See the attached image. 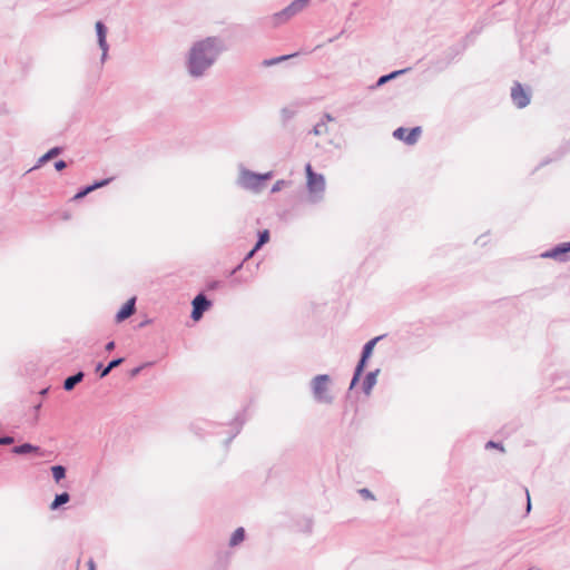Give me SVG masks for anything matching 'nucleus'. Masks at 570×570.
<instances>
[{"label":"nucleus","instance_id":"f257e3e1","mask_svg":"<svg viewBox=\"0 0 570 570\" xmlns=\"http://www.w3.org/2000/svg\"><path fill=\"white\" fill-rule=\"evenodd\" d=\"M218 49L215 41L207 39L198 42L190 51L189 70L194 76H199L215 59Z\"/></svg>","mask_w":570,"mask_h":570},{"label":"nucleus","instance_id":"f03ea898","mask_svg":"<svg viewBox=\"0 0 570 570\" xmlns=\"http://www.w3.org/2000/svg\"><path fill=\"white\" fill-rule=\"evenodd\" d=\"M309 0H294L289 6H287L282 11L275 13L271 23L274 27H277L286 21H288L292 17L301 12L304 8L307 7Z\"/></svg>","mask_w":570,"mask_h":570},{"label":"nucleus","instance_id":"7ed1b4c3","mask_svg":"<svg viewBox=\"0 0 570 570\" xmlns=\"http://www.w3.org/2000/svg\"><path fill=\"white\" fill-rule=\"evenodd\" d=\"M271 177V174L257 175L255 173L245 170L242 171L239 176V184L242 187L253 190L259 191L264 186L265 181Z\"/></svg>","mask_w":570,"mask_h":570},{"label":"nucleus","instance_id":"20e7f679","mask_svg":"<svg viewBox=\"0 0 570 570\" xmlns=\"http://www.w3.org/2000/svg\"><path fill=\"white\" fill-rule=\"evenodd\" d=\"M307 176V188L312 194L323 193L325 189V179L323 175L313 171L311 164L305 167Z\"/></svg>","mask_w":570,"mask_h":570},{"label":"nucleus","instance_id":"39448f33","mask_svg":"<svg viewBox=\"0 0 570 570\" xmlns=\"http://www.w3.org/2000/svg\"><path fill=\"white\" fill-rule=\"evenodd\" d=\"M421 127H413L411 129L399 127L393 131V137L404 141L409 146H412L416 144L421 136Z\"/></svg>","mask_w":570,"mask_h":570},{"label":"nucleus","instance_id":"423d86ee","mask_svg":"<svg viewBox=\"0 0 570 570\" xmlns=\"http://www.w3.org/2000/svg\"><path fill=\"white\" fill-rule=\"evenodd\" d=\"M328 385H330V379L327 375H320V376L315 377V380L313 382V389H314L315 397L318 401H322V402L330 401L331 397H330Z\"/></svg>","mask_w":570,"mask_h":570},{"label":"nucleus","instance_id":"0eeeda50","mask_svg":"<svg viewBox=\"0 0 570 570\" xmlns=\"http://www.w3.org/2000/svg\"><path fill=\"white\" fill-rule=\"evenodd\" d=\"M511 99L518 108H524L530 104V94L521 83L515 82L511 88Z\"/></svg>","mask_w":570,"mask_h":570},{"label":"nucleus","instance_id":"6e6552de","mask_svg":"<svg viewBox=\"0 0 570 570\" xmlns=\"http://www.w3.org/2000/svg\"><path fill=\"white\" fill-rule=\"evenodd\" d=\"M382 338H383V335L376 336V337L372 338L371 341H368L363 346L361 357L358 358V377L361 376L362 372L364 371L366 362L371 357L376 343Z\"/></svg>","mask_w":570,"mask_h":570},{"label":"nucleus","instance_id":"1a4fd4ad","mask_svg":"<svg viewBox=\"0 0 570 570\" xmlns=\"http://www.w3.org/2000/svg\"><path fill=\"white\" fill-rule=\"evenodd\" d=\"M570 252V243H561L553 247L550 250L541 254L544 258H553L560 262H566L568 259L567 254Z\"/></svg>","mask_w":570,"mask_h":570},{"label":"nucleus","instance_id":"9d476101","mask_svg":"<svg viewBox=\"0 0 570 570\" xmlns=\"http://www.w3.org/2000/svg\"><path fill=\"white\" fill-rule=\"evenodd\" d=\"M210 303L202 294L197 295L193 301L191 317L194 321L200 320L203 313L209 307Z\"/></svg>","mask_w":570,"mask_h":570},{"label":"nucleus","instance_id":"9b49d317","mask_svg":"<svg viewBox=\"0 0 570 570\" xmlns=\"http://www.w3.org/2000/svg\"><path fill=\"white\" fill-rule=\"evenodd\" d=\"M135 297L130 298L117 313L116 315V322L120 323L125 320H127L129 316H131L135 313Z\"/></svg>","mask_w":570,"mask_h":570},{"label":"nucleus","instance_id":"f8f14e48","mask_svg":"<svg viewBox=\"0 0 570 570\" xmlns=\"http://www.w3.org/2000/svg\"><path fill=\"white\" fill-rule=\"evenodd\" d=\"M380 373V370L376 368L372 372H368L362 383V390L366 395H370L373 386L376 384V379Z\"/></svg>","mask_w":570,"mask_h":570},{"label":"nucleus","instance_id":"ddd939ff","mask_svg":"<svg viewBox=\"0 0 570 570\" xmlns=\"http://www.w3.org/2000/svg\"><path fill=\"white\" fill-rule=\"evenodd\" d=\"M406 71V69H402V70H395V71H392L387 75H384V76H381L377 81L375 82V85H372V86H368L370 89H375V88H379L383 85H385L386 82L397 78L400 75L404 73Z\"/></svg>","mask_w":570,"mask_h":570},{"label":"nucleus","instance_id":"4468645a","mask_svg":"<svg viewBox=\"0 0 570 570\" xmlns=\"http://www.w3.org/2000/svg\"><path fill=\"white\" fill-rule=\"evenodd\" d=\"M96 31H97V36H98L99 46H100L104 55H106L107 49H108L107 41H106L107 29L102 22L98 21L96 23Z\"/></svg>","mask_w":570,"mask_h":570},{"label":"nucleus","instance_id":"2eb2a0df","mask_svg":"<svg viewBox=\"0 0 570 570\" xmlns=\"http://www.w3.org/2000/svg\"><path fill=\"white\" fill-rule=\"evenodd\" d=\"M12 451L16 454H27V453H37L40 455L43 454L42 452H40V449L38 446H35L30 443H24L22 445L14 446Z\"/></svg>","mask_w":570,"mask_h":570},{"label":"nucleus","instance_id":"dca6fc26","mask_svg":"<svg viewBox=\"0 0 570 570\" xmlns=\"http://www.w3.org/2000/svg\"><path fill=\"white\" fill-rule=\"evenodd\" d=\"M269 239V233L268 230H264L259 234V239L256 244V246L247 254L246 256V259H249L253 257L254 253L261 247L263 246L265 243H267Z\"/></svg>","mask_w":570,"mask_h":570},{"label":"nucleus","instance_id":"f3484780","mask_svg":"<svg viewBox=\"0 0 570 570\" xmlns=\"http://www.w3.org/2000/svg\"><path fill=\"white\" fill-rule=\"evenodd\" d=\"M82 377H83V374L81 372L68 377L63 383L65 390L66 391L72 390L77 383L81 382Z\"/></svg>","mask_w":570,"mask_h":570},{"label":"nucleus","instance_id":"a211bd4d","mask_svg":"<svg viewBox=\"0 0 570 570\" xmlns=\"http://www.w3.org/2000/svg\"><path fill=\"white\" fill-rule=\"evenodd\" d=\"M245 538V531L243 528H238L234 531L229 544L232 547L239 544Z\"/></svg>","mask_w":570,"mask_h":570},{"label":"nucleus","instance_id":"6ab92c4d","mask_svg":"<svg viewBox=\"0 0 570 570\" xmlns=\"http://www.w3.org/2000/svg\"><path fill=\"white\" fill-rule=\"evenodd\" d=\"M68 501H69V494L67 492L58 494L55 498L53 502L51 503L50 508H51V510H56L58 507L67 503Z\"/></svg>","mask_w":570,"mask_h":570},{"label":"nucleus","instance_id":"aec40b11","mask_svg":"<svg viewBox=\"0 0 570 570\" xmlns=\"http://www.w3.org/2000/svg\"><path fill=\"white\" fill-rule=\"evenodd\" d=\"M52 476L56 482H59L66 476V470L61 465H55L51 468Z\"/></svg>","mask_w":570,"mask_h":570},{"label":"nucleus","instance_id":"412c9836","mask_svg":"<svg viewBox=\"0 0 570 570\" xmlns=\"http://www.w3.org/2000/svg\"><path fill=\"white\" fill-rule=\"evenodd\" d=\"M107 183H108V180H104V181H101V183H97V184H95V185H92V186L87 187L85 190H82V191L78 193V194L75 196V199H80V198H82V197H83V196H86L88 193H90V191L95 190L96 188H99V187L105 186Z\"/></svg>","mask_w":570,"mask_h":570},{"label":"nucleus","instance_id":"4be33fe9","mask_svg":"<svg viewBox=\"0 0 570 570\" xmlns=\"http://www.w3.org/2000/svg\"><path fill=\"white\" fill-rule=\"evenodd\" d=\"M60 153V149L59 148H52L50 149L47 154H45L41 158H40V161L41 163H45V161H48L49 159H51L52 157L59 155Z\"/></svg>","mask_w":570,"mask_h":570},{"label":"nucleus","instance_id":"5701e85b","mask_svg":"<svg viewBox=\"0 0 570 570\" xmlns=\"http://www.w3.org/2000/svg\"><path fill=\"white\" fill-rule=\"evenodd\" d=\"M316 136L325 134L327 131V126L324 122L316 124L313 129Z\"/></svg>","mask_w":570,"mask_h":570},{"label":"nucleus","instance_id":"b1692460","mask_svg":"<svg viewBox=\"0 0 570 570\" xmlns=\"http://www.w3.org/2000/svg\"><path fill=\"white\" fill-rule=\"evenodd\" d=\"M358 494L365 500H374L373 493L366 488L358 489Z\"/></svg>","mask_w":570,"mask_h":570},{"label":"nucleus","instance_id":"393cba45","mask_svg":"<svg viewBox=\"0 0 570 570\" xmlns=\"http://www.w3.org/2000/svg\"><path fill=\"white\" fill-rule=\"evenodd\" d=\"M485 449H499L500 451H504L503 446L501 443H497L494 441H488L485 443Z\"/></svg>","mask_w":570,"mask_h":570},{"label":"nucleus","instance_id":"a878e982","mask_svg":"<svg viewBox=\"0 0 570 570\" xmlns=\"http://www.w3.org/2000/svg\"><path fill=\"white\" fill-rule=\"evenodd\" d=\"M294 55H288V56H282V57H278L276 59H272V60H268V61H265L264 65L266 66H271V65H274L276 62H279V61H283V60H286L291 57H293Z\"/></svg>","mask_w":570,"mask_h":570},{"label":"nucleus","instance_id":"bb28decb","mask_svg":"<svg viewBox=\"0 0 570 570\" xmlns=\"http://www.w3.org/2000/svg\"><path fill=\"white\" fill-rule=\"evenodd\" d=\"M122 361H124L122 358L114 360V361H111V362L109 363L108 367H109L110 370H112V368L117 367L118 365H120V364L122 363Z\"/></svg>","mask_w":570,"mask_h":570},{"label":"nucleus","instance_id":"cd10ccee","mask_svg":"<svg viewBox=\"0 0 570 570\" xmlns=\"http://www.w3.org/2000/svg\"><path fill=\"white\" fill-rule=\"evenodd\" d=\"M66 163L63 160H59L55 164V167L57 170H62L63 168H66Z\"/></svg>","mask_w":570,"mask_h":570},{"label":"nucleus","instance_id":"c85d7f7f","mask_svg":"<svg viewBox=\"0 0 570 570\" xmlns=\"http://www.w3.org/2000/svg\"><path fill=\"white\" fill-rule=\"evenodd\" d=\"M12 442H13V439L10 436L0 439V444H11Z\"/></svg>","mask_w":570,"mask_h":570},{"label":"nucleus","instance_id":"c756f323","mask_svg":"<svg viewBox=\"0 0 570 570\" xmlns=\"http://www.w3.org/2000/svg\"><path fill=\"white\" fill-rule=\"evenodd\" d=\"M354 386H356V371L354 372V375L352 377L350 389H353Z\"/></svg>","mask_w":570,"mask_h":570},{"label":"nucleus","instance_id":"7c9ffc66","mask_svg":"<svg viewBox=\"0 0 570 570\" xmlns=\"http://www.w3.org/2000/svg\"><path fill=\"white\" fill-rule=\"evenodd\" d=\"M527 512H529L531 510V502H530V495H529V491L527 490Z\"/></svg>","mask_w":570,"mask_h":570},{"label":"nucleus","instance_id":"2f4dec72","mask_svg":"<svg viewBox=\"0 0 570 570\" xmlns=\"http://www.w3.org/2000/svg\"><path fill=\"white\" fill-rule=\"evenodd\" d=\"M88 569L89 570H96V564H95V561L92 559H90L88 561Z\"/></svg>","mask_w":570,"mask_h":570},{"label":"nucleus","instance_id":"473e14b6","mask_svg":"<svg viewBox=\"0 0 570 570\" xmlns=\"http://www.w3.org/2000/svg\"><path fill=\"white\" fill-rule=\"evenodd\" d=\"M115 348V342H109L107 345H106V350L107 351H112Z\"/></svg>","mask_w":570,"mask_h":570},{"label":"nucleus","instance_id":"72a5a7b5","mask_svg":"<svg viewBox=\"0 0 570 570\" xmlns=\"http://www.w3.org/2000/svg\"><path fill=\"white\" fill-rule=\"evenodd\" d=\"M110 371H111V370L107 366L106 368H104V370H102V372H101L100 376H101V377H105L106 375H108V374H109V372H110Z\"/></svg>","mask_w":570,"mask_h":570},{"label":"nucleus","instance_id":"f704fd0d","mask_svg":"<svg viewBox=\"0 0 570 570\" xmlns=\"http://www.w3.org/2000/svg\"><path fill=\"white\" fill-rule=\"evenodd\" d=\"M278 189H279V186H278V184H276V185L273 187V189H272V190H273V191H276V190H278Z\"/></svg>","mask_w":570,"mask_h":570}]
</instances>
